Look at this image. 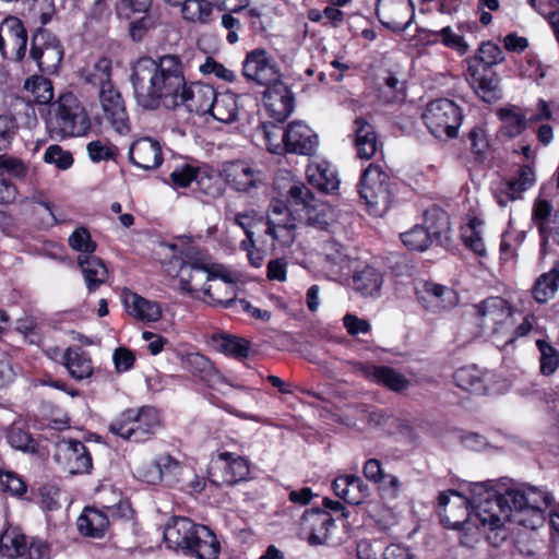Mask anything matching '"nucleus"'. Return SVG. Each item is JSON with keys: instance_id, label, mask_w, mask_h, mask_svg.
Wrapping results in <instances>:
<instances>
[{"instance_id": "f257e3e1", "label": "nucleus", "mask_w": 559, "mask_h": 559, "mask_svg": "<svg viewBox=\"0 0 559 559\" xmlns=\"http://www.w3.org/2000/svg\"><path fill=\"white\" fill-rule=\"evenodd\" d=\"M130 81L141 108L177 110L186 86V67L178 55L141 57L132 66Z\"/></svg>"}, {"instance_id": "f03ea898", "label": "nucleus", "mask_w": 559, "mask_h": 559, "mask_svg": "<svg viewBox=\"0 0 559 559\" xmlns=\"http://www.w3.org/2000/svg\"><path fill=\"white\" fill-rule=\"evenodd\" d=\"M456 498L461 499L466 510L472 508L475 519L490 531L502 527L512 514V507L498 485L460 481L456 483Z\"/></svg>"}, {"instance_id": "7ed1b4c3", "label": "nucleus", "mask_w": 559, "mask_h": 559, "mask_svg": "<svg viewBox=\"0 0 559 559\" xmlns=\"http://www.w3.org/2000/svg\"><path fill=\"white\" fill-rule=\"evenodd\" d=\"M164 539L169 548L198 559H217L221 550L216 535L207 526L188 518H173L165 527Z\"/></svg>"}, {"instance_id": "20e7f679", "label": "nucleus", "mask_w": 559, "mask_h": 559, "mask_svg": "<svg viewBox=\"0 0 559 559\" xmlns=\"http://www.w3.org/2000/svg\"><path fill=\"white\" fill-rule=\"evenodd\" d=\"M91 127V119L84 106L72 93L61 95L52 105L47 121V128L52 136H83Z\"/></svg>"}, {"instance_id": "39448f33", "label": "nucleus", "mask_w": 559, "mask_h": 559, "mask_svg": "<svg viewBox=\"0 0 559 559\" xmlns=\"http://www.w3.org/2000/svg\"><path fill=\"white\" fill-rule=\"evenodd\" d=\"M179 286L193 298H200L212 276H224L222 265L212 262L211 258L194 248L185 252L179 267Z\"/></svg>"}, {"instance_id": "423d86ee", "label": "nucleus", "mask_w": 559, "mask_h": 559, "mask_svg": "<svg viewBox=\"0 0 559 559\" xmlns=\"http://www.w3.org/2000/svg\"><path fill=\"white\" fill-rule=\"evenodd\" d=\"M160 426L159 413L152 406L127 409L109 424V431L132 442L147 440Z\"/></svg>"}, {"instance_id": "0eeeda50", "label": "nucleus", "mask_w": 559, "mask_h": 559, "mask_svg": "<svg viewBox=\"0 0 559 559\" xmlns=\"http://www.w3.org/2000/svg\"><path fill=\"white\" fill-rule=\"evenodd\" d=\"M358 191L371 215L382 216L386 213L392 202V192L389 176L379 165L370 164L362 171Z\"/></svg>"}, {"instance_id": "6e6552de", "label": "nucleus", "mask_w": 559, "mask_h": 559, "mask_svg": "<svg viewBox=\"0 0 559 559\" xmlns=\"http://www.w3.org/2000/svg\"><path fill=\"white\" fill-rule=\"evenodd\" d=\"M221 176L230 189L247 195H253L267 187L266 173L248 159L225 162Z\"/></svg>"}, {"instance_id": "1a4fd4ad", "label": "nucleus", "mask_w": 559, "mask_h": 559, "mask_svg": "<svg viewBox=\"0 0 559 559\" xmlns=\"http://www.w3.org/2000/svg\"><path fill=\"white\" fill-rule=\"evenodd\" d=\"M502 489L512 507V511L531 512L533 514L530 523L519 520V523L531 528L537 527L543 522L544 510L552 503V497L536 487L518 486Z\"/></svg>"}, {"instance_id": "9d476101", "label": "nucleus", "mask_w": 559, "mask_h": 559, "mask_svg": "<svg viewBox=\"0 0 559 559\" xmlns=\"http://www.w3.org/2000/svg\"><path fill=\"white\" fill-rule=\"evenodd\" d=\"M475 324L481 333L493 335L504 333L513 312L511 305L500 296H491L473 306Z\"/></svg>"}, {"instance_id": "9b49d317", "label": "nucleus", "mask_w": 559, "mask_h": 559, "mask_svg": "<svg viewBox=\"0 0 559 559\" xmlns=\"http://www.w3.org/2000/svg\"><path fill=\"white\" fill-rule=\"evenodd\" d=\"M288 200L300 206L307 223L319 229H325L334 221V212L329 203L317 199L304 183H294L288 190Z\"/></svg>"}, {"instance_id": "f8f14e48", "label": "nucleus", "mask_w": 559, "mask_h": 559, "mask_svg": "<svg viewBox=\"0 0 559 559\" xmlns=\"http://www.w3.org/2000/svg\"><path fill=\"white\" fill-rule=\"evenodd\" d=\"M60 40L45 29H37L32 37L29 57L43 74H56L63 59Z\"/></svg>"}, {"instance_id": "ddd939ff", "label": "nucleus", "mask_w": 559, "mask_h": 559, "mask_svg": "<svg viewBox=\"0 0 559 559\" xmlns=\"http://www.w3.org/2000/svg\"><path fill=\"white\" fill-rule=\"evenodd\" d=\"M242 75L248 82L264 87L281 80V71L275 58L264 48H255L246 53L242 61Z\"/></svg>"}, {"instance_id": "4468645a", "label": "nucleus", "mask_w": 559, "mask_h": 559, "mask_svg": "<svg viewBox=\"0 0 559 559\" xmlns=\"http://www.w3.org/2000/svg\"><path fill=\"white\" fill-rule=\"evenodd\" d=\"M465 78L471 87L486 103H495L502 98V90L497 73L491 69L480 68L477 59H466Z\"/></svg>"}, {"instance_id": "2eb2a0df", "label": "nucleus", "mask_w": 559, "mask_h": 559, "mask_svg": "<svg viewBox=\"0 0 559 559\" xmlns=\"http://www.w3.org/2000/svg\"><path fill=\"white\" fill-rule=\"evenodd\" d=\"M423 120L435 138H454V102L448 98L430 102L423 114Z\"/></svg>"}, {"instance_id": "dca6fc26", "label": "nucleus", "mask_w": 559, "mask_h": 559, "mask_svg": "<svg viewBox=\"0 0 559 559\" xmlns=\"http://www.w3.org/2000/svg\"><path fill=\"white\" fill-rule=\"evenodd\" d=\"M376 13L384 27L401 33L414 19V4L411 0H378Z\"/></svg>"}, {"instance_id": "f3484780", "label": "nucleus", "mask_w": 559, "mask_h": 559, "mask_svg": "<svg viewBox=\"0 0 559 559\" xmlns=\"http://www.w3.org/2000/svg\"><path fill=\"white\" fill-rule=\"evenodd\" d=\"M26 45L27 33L22 22L14 16L7 17L0 28V52L3 58L23 60Z\"/></svg>"}, {"instance_id": "a211bd4d", "label": "nucleus", "mask_w": 559, "mask_h": 559, "mask_svg": "<svg viewBox=\"0 0 559 559\" xmlns=\"http://www.w3.org/2000/svg\"><path fill=\"white\" fill-rule=\"evenodd\" d=\"M98 98L105 120H107L119 134L128 133L130 131L129 117L118 88L114 85L109 88L102 90L98 93Z\"/></svg>"}, {"instance_id": "6ab92c4d", "label": "nucleus", "mask_w": 559, "mask_h": 559, "mask_svg": "<svg viewBox=\"0 0 559 559\" xmlns=\"http://www.w3.org/2000/svg\"><path fill=\"white\" fill-rule=\"evenodd\" d=\"M263 100L269 116L278 122L286 120L295 108L294 96L281 80L265 87Z\"/></svg>"}, {"instance_id": "aec40b11", "label": "nucleus", "mask_w": 559, "mask_h": 559, "mask_svg": "<svg viewBox=\"0 0 559 559\" xmlns=\"http://www.w3.org/2000/svg\"><path fill=\"white\" fill-rule=\"evenodd\" d=\"M283 143L288 153L310 155L318 146V136L308 124L297 120L283 133Z\"/></svg>"}, {"instance_id": "412c9836", "label": "nucleus", "mask_w": 559, "mask_h": 559, "mask_svg": "<svg viewBox=\"0 0 559 559\" xmlns=\"http://www.w3.org/2000/svg\"><path fill=\"white\" fill-rule=\"evenodd\" d=\"M224 276H212L203 292L202 300L212 307L234 308L236 301L235 284L230 273L222 266Z\"/></svg>"}, {"instance_id": "4be33fe9", "label": "nucleus", "mask_w": 559, "mask_h": 559, "mask_svg": "<svg viewBox=\"0 0 559 559\" xmlns=\"http://www.w3.org/2000/svg\"><path fill=\"white\" fill-rule=\"evenodd\" d=\"M216 91L212 85L186 81L182 88L181 100L178 102V109L185 108L190 112L207 114L215 97Z\"/></svg>"}, {"instance_id": "5701e85b", "label": "nucleus", "mask_w": 559, "mask_h": 559, "mask_svg": "<svg viewBox=\"0 0 559 559\" xmlns=\"http://www.w3.org/2000/svg\"><path fill=\"white\" fill-rule=\"evenodd\" d=\"M333 525L334 520L332 515L328 511L320 509L306 511L300 522L301 533L310 545L324 544Z\"/></svg>"}, {"instance_id": "b1692460", "label": "nucleus", "mask_w": 559, "mask_h": 559, "mask_svg": "<svg viewBox=\"0 0 559 559\" xmlns=\"http://www.w3.org/2000/svg\"><path fill=\"white\" fill-rule=\"evenodd\" d=\"M354 370L367 380L395 392L404 391L409 386V381L402 373L388 366L356 362Z\"/></svg>"}, {"instance_id": "393cba45", "label": "nucleus", "mask_w": 559, "mask_h": 559, "mask_svg": "<svg viewBox=\"0 0 559 559\" xmlns=\"http://www.w3.org/2000/svg\"><path fill=\"white\" fill-rule=\"evenodd\" d=\"M58 456L70 474H83L92 467V457L85 444L79 440L62 439L58 443Z\"/></svg>"}, {"instance_id": "a878e982", "label": "nucleus", "mask_w": 559, "mask_h": 559, "mask_svg": "<svg viewBox=\"0 0 559 559\" xmlns=\"http://www.w3.org/2000/svg\"><path fill=\"white\" fill-rule=\"evenodd\" d=\"M129 158L139 168L155 169L164 159L162 145L153 138H141L132 143Z\"/></svg>"}, {"instance_id": "bb28decb", "label": "nucleus", "mask_w": 559, "mask_h": 559, "mask_svg": "<svg viewBox=\"0 0 559 559\" xmlns=\"http://www.w3.org/2000/svg\"><path fill=\"white\" fill-rule=\"evenodd\" d=\"M181 367L211 388L217 389L225 382L212 361L200 353H189L180 358Z\"/></svg>"}, {"instance_id": "cd10ccee", "label": "nucleus", "mask_w": 559, "mask_h": 559, "mask_svg": "<svg viewBox=\"0 0 559 559\" xmlns=\"http://www.w3.org/2000/svg\"><path fill=\"white\" fill-rule=\"evenodd\" d=\"M332 489L338 498L353 506L361 504L370 496L369 486L354 474L337 476L332 483Z\"/></svg>"}, {"instance_id": "c85d7f7f", "label": "nucleus", "mask_w": 559, "mask_h": 559, "mask_svg": "<svg viewBox=\"0 0 559 559\" xmlns=\"http://www.w3.org/2000/svg\"><path fill=\"white\" fill-rule=\"evenodd\" d=\"M123 304L128 312L143 322H156L162 318V307L158 302L145 299L131 292H123Z\"/></svg>"}, {"instance_id": "c756f323", "label": "nucleus", "mask_w": 559, "mask_h": 559, "mask_svg": "<svg viewBox=\"0 0 559 559\" xmlns=\"http://www.w3.org/2000/svg\"><path fill=\"white\" fill-rule=\"evenodd\" d=\"M383 285V275L373 266H365L353 274V288L361 297L377 298Z\"/></svg>"}, {"instance_id": "7c9ffc66", "label": "nucleus", "mask_w": 559, "mask_h": 559, "mask_svg": "<svg viewBox=\"0 0 559 559\" xmlns=\"http://www.w3.org/2000/svg\"><path fill=\"white\" fill-rule=\"evenodd\" d=\"M427 229L440 245L449 248L452 243L450 215L439 206H432L425 212Z\"/></svg>"}, {"instance_id": "2f4dec72", "label": "nucleus", "mask_w": 559, "mask_h": 559, "mask_svg": "<svg viewBox=\"0 0 559 559\" xmlns=\"http://www.w3.org/2000/svg\"><path fill=\"white\" fill-rule=\"evenodd\" d=\"M354 134L357 156L361 159H370L378 150L374 128L364 118H357L354 121Z\"/></svg>"}, {"instance_id": "473e14b6", "label": "nucleus", "mask_w": 559, "mask_h": 559, "mask_svg": "<svg viewBox=\"0 0 559 559\" xmlns=\"http://www.w3.org/2000/svg\"><path fill=\"white\" fill-rule=\"evenodd\" d=\"M449 292V287L431 281H420L415 287L418 301L432 312H438L443 308L444 296Z\"/></svg>"}, {"instance_id": "72a5a7b5", "label": "nucleus", "mask_w": 559, "mask_h": 559, "mask_svg": "<svg viewBox=\"0 0 559 559\" xmlns=\"http://www.w3.org/2000/svg\"><path fill=\"white\" fill-rule=\"evenodd\" d=\"M108 525L107 515L94 508H85L76 521L79 532L84 536L94 538L102 537Z\"/></svg>"}, {"instance_id": "f704fd0d", "label": "nucleus", "mask_w": 559, "mask_h": 559, "mask_svg": "<svg viewBox=\"0 0 559 559\" xmlns=\"http://www.w3.org/2000/svg\"><path fill=\"white\" fill-rule=\"evenodd\" d=\"M63 365L72 378L83 380L92 376L93 366L88 354L80 347H69L62 355Z\"/></svg>"}, {"instance_id": "c9c22d12", "label": "nucleus", "mask_w": 559, "mask_h": 559, "mask_svg": "<svg viewBox=\"0 0 559 559\" xmlns=\"http://www.w3.org/2000/svg\"><path fill=\"white\" fill-rule=\"evenodd\" d=\"M218 463L223 468V481L228 485L237 484L246 479L249 474V465L246 459L231 452H221Z\"/></svg>"}, {"instance_id": "e433bc0d", "label": "nucleus", "mask_w": 559, "mask_h": 559, "mask_svg": "<svg viewBox=\"0 0 559 559\" xmlns=\"http://www.w3.org/2000/svg\"><path fill=\"white\" fill-rule=\"evenodd\" d=\"M79 265L88 292H95L108 278L106 265L95 255L79 257Z\"/></svg>"}, {"instance_id": "4c0bfd02", "label": "nucleus", "mask_w": 559, "mask_h": 559, "mask_svg": "<svg viewBox=\"0 0 559 559\" xmlns=\"http://www.w3.org/2000/svg\"><path fill=\"white\" fill-rule=\"evenodd\" d=\"M211 105L209 112L219 122L230 123L238 117V96L231 92L216 93Z\"/></svg>"}, {"instance_id": "58836bf2", "label": "nucleus", "mask_w": 559, "mask_h": 559, "mask_svg": "<svg viewBox=\"0 0 559 559\" xmlns=\"http://www.w3.org/2000/svg\"><path fill=\"white\" fill-rule=\"evenodd\" d=\"M267 228L265 233L270 235L274 241H277L282 246H289L295 240V218L292 214L281 215H267Z\"/></svg>"}, {"instance_id": "ea45409f", "label": "nucleus", "mask_w": 559, "mask_h": 559, "mask_svg": "<svg viewBox=\"0 0 559 559\" xmlns=\"http://www.w3.org/2000/svg\"><path fill=\"white\" fill-rule=\"evenodd\" d=\"M307 177L311 185L324 192H333L340 186L335 169L324 162L308 166Z\"/></svg>"}, {"instance_id": "a19ab883", "label": "nucleus", "mask_w": 559, "mask_h": 559, "mask_svg": "<svg viewBox=\"0 0 559 559\" xmlns=\"http://www.w3.org/2000/svg\"><path fill=\"white\" fill-rule=\"evenodd\" d=\"M496 115L501 121L499 133L504 138H516L526 128L527 119L516 107L498 108Z\"/></svg>"}, {"instance_id": "79ce46f5", "label": "nucleus", "mask_w": 559, "mask_h": 559, "mask_svg": "<svg viewBox=\"0 0 559 559\" xmlns=\"http://www.w3.org/2000/svg\"><path fill=\"white\" fill-rule=\"evenodd\" d=\"M321 255L325 262V267L334 274L349 267L350 259L345 248L333 239L325 240L322 243Z\"/></svg>"}, {"instance_id": "37998d69", "label": "nucleus", "mask_w": 559, "mask_h": 559, "mask_svg": "<svg viewBox=\"0 0 559 559\" xmlns=\"http://www.w3.org/2000/svg\"><path fill=\"white\" fill-rule=\"evenodd\" d=\"M27 538L16 528H9L0 536V555L9 559L24 558Z\"/></svg>"}, {"instance_id": "c03bdc74", "label": "nucleus", "mask_w": 559, "mask_h": 559, "mask_svg": "<svg viewBox=\"0 0 559 559\" xmlns=\"http://www.w3.org/2000/svg\"><path fill=\"white\" fill-rule=\"evenodd\" d=\"M559 288V267H552L550 271L539 275L533 287V298L538 304H546L554 298Z\"/></svg>"}, {"instance_id": "a18cd8bd", "label": "nucleus", "mask_w": 559, "mask_h": 559, "mask_svg": "<svg viewBox=\"0 0 559 559\" xmlns=\"http://www.w3.org/2000/svg\"><path fill=\"white\" fill-rule=\"evenodd\" d=\"M483 221L473 217L466 225L461 226V240L466 249L483 258L487 250L481 236Z\"/></svg>"}, {"instance_id": "49530a36", "label": "nucleus", "mask_w": 559, "mask_h": 559, "mask_svg": "<svg viewBox=\"0 0 559 559\" xmlns=\"http://www.w3.org/2000/svg\"><path fill=\"white\" fill-rule=\"evenodd\" d=\"M111 60L107 58H100L93 64L91 69L86 70L85 81L93 86L98 87L99 91L109 88L110 86L115 85L111 80Z\"/></svg>"}, {"instance_id": "de8ad7c7", "label": "nucleus", "mask_w": 559, "mask_h": 559, "mask_svg": "<svg viewBox=\"0 0 559 559\" xmlns=\"http://www.w3.org/2000/svg\"><path fill=\"white\" fill-rule=\"evenodd\" d=\"M181 13L189 22L206 24L212 17L213 4L210 0H185Z\"/></svg>"}, {"instance_id": "09e8293b", "label": "nucleus", "mask_w": 559, "mask_h": 559, "mask_svg": "<svg viewBox=\"0 0 559 559\" xmlns=\"http://www.w3.org/2000/svg\"><path fill=\"white\" fill-rule=\"evenodd\" d=\"M483 528L485 527L480 521L476 520L473 513H467V518L460 525L456 524L460 544L467 548H474L481 539Z\"/></svg>"}, {"instance_id": "8fccbe9b", "label": "nucleus", "mask_w": 559, "mask_h": 559, "mask_svg": "<svg viewBox=\"0 0 559 559\" xmlns=\"http://www.w3.org/2000/svg\"><path fill=\"white\" fill-rule=\"evenodd\" d=\"M456 385L464 391L483 393L485 390L483 372L473 365L456 370Z\"/></svg>"}, {"instance_id": "3c124183", "label": "nucleus", "mask_w": 559, "mask_h": 559, "mask_svg": "<svg viewBox=\"0 0 559 559\" xmlns=\"http://www.w3.org/2000/svg\"><path fill=\"white\" fill-rule=\"evenodd\" d=\"M24 88L32 94L37 104L47 105L53 98L52 83L44 75H32L25 81Z\"/></svg>"}, {"instance_id": "603ef678", "label": "nucleus", "mask_w": 559, "mask_h": 559, "mask_svg": "<svg viewBox=\"0 0 559 559\" xmlns=\"http://www.w3.org/2000/svg\"><path fill=\"white\" fill-rule=\"evenodd\" d=\"M552 212V205L545 199H537L532 210V221L537 226L540 236L542 247L545 248L548 242L549 228L547 222Z\"/></svg>"}, {"instance_id": "864d4df0", "label": "nucleus", "mask_w": 559, "mask_h": 559, "mask_svg": "<svg viewBox=\"0 0 559 559\" xmlns=\"http://www.w3.org/2000/svg\"><path fill=\"white\" fill-rule=\"evenodd\" d=\"M535 182V173L532 166L524 165L520 167L518 177L510 180L507 185V194L510 200H518L522 193L530 189Z\"/></svg>"}, {"instance_id": "5fc2aeb1", "label": "nucleus", "mask_w": 559, "mask_h": 559, "mask_svg": "<svg viewBox=\"0 0 559 559\" xmlns=\"http://www.w3.org/2000/svg\"><path fill=\"white\" fill-rule=\"evenodd\" d=\"M536 346L540 353L539 370L544 376L552 374L559 367L558 350L544 340H537Z\"/></svg>"}, {"instance_id": "6e6d98bb", "label": "nucleus", "mask_w": 559, "mask_h": 559, "mask_svg": "<svg viewBox=\"0 0 559 559\" xmlns=\"http://www.w3.org/2000/svg\"><path fill=\"white\" fill-rule=\"evenodd\" d=\"M432 235L427 227L415 226L411 230L401 234L403 243L409 249L415 251H425L431 243Z\"/></svg>"}, {"instance_id": "4d7b16f0", "label": "nucleus", "mask_w": 559, "mask_h": 559, "mask_svg": "<svg viewBox=\"0 0 559 559\" xmlns=\"http://www.w3.org/2000/svg\"><path fill=\"white\" fill-rule=\"evenodd\" d=\"M217 348L219 352L230 355L235 358L242 359L249 354V342L230 335H223L217 340Z\"/></svg>"}, {"instance_id": "13d9d810", "label": "nucleus", "mask_w": 559, "mask_h": 559, "mask_svg": "<svg viewBox=\"0 0 559 559\" xmlns=\"http://www.w3.org/2000/svg\"><path fill=\"white\" fill-rule=\"evenodd\" d=\"M236 13L242 16L254 34H264L272 27L271 16L258 8H246Z\"/></svg>"}, {"instance_id": "bf43d9fd", "label": "nucleus", "mask_w": 559, "mask_h": 559, "mask_svg": "<svg viewBox=\"0 0 559 559\" xmlns=\"http://www.w3.org/2000/svg\"><path fill=\"white\" fill-rule=\"evenodd\" d=\"M157 464L160 469V481L175 484L179 481L182 472L181 463L168 453L157 455Z\"/></svg>"}, {"instance_id": "052dcab7", "label": "nucleus", "mask_w": 559, "mask_h": 559, "mask_svg": "<svg viewBox=\"0 0 559 559\" xmlns=\"http://www.w3.org/2000/svg\"><path fill=\"white\" fill-rule=\"evenodd\" d=\"M472 59H477L480 68L491 69L492 66L501 63L504 60V53L499 45L492 41H486L480 45L477 55Z\"/></svg>"}, {"instance_id": "680f3d73", "label": "nucleus", "mask_w": 559, "mask_h": 559, "mask_svg": "<svg viewBox=\"0 0 559 559\" xmlns=\"http://www.w3.org/2000/svg\"><path fill=\"white\" fill-rule=\"evenodd\" d=\"M225 216L227 219L233 221L237 226L243 229L247 237H253L252 227L259 221L257 211L247 210L243 212H236L230 205L225 210Z\"/></svg>"}, {"instance_id": "e2e57ef3", "label": "nucleus", "mask_w": 559, "mask_h": 559, "mask_svg": "<svg viewBox=\"0 0 559 559\" xmlns=\"http://www.w3.org/2000/svg\"><path fill=\"white\" fill-rule=\"evenodd\" d=\"M47 164L55 165L60 170H67L73 165V156L70 151L63 150L60 145H49L44 154Z\"/></svg>"}, {"instance_id": "0e129e2a", "label": "nucleus", "mask_w": 559, "mask_h": 559, "mask_svg": "<svg viewBox=\"0 0 559 559\" xmlns=\"http://www.w3.org/2000/svg\"><path fill=\"white\" fill-rule=\"evenodd\" d=\"M198 171V166L189 163L178 164L170 173V183L174 188H187L194 181Z\"/></svg>"}, {"instance_id": "69168bd1", "label": "nucleus", "mask_w": 559, "mask_h": 559, "mask_svg": "<svg viewBox=\"0 0 559 559\" xmlns=\"http://www.w3.org/2000/svg\"><path fill=\"white\" fill-rule=\"evenodd\" d=\"M194 182L200 191L210 197H217L221 194V189L217 185V179L214 173L207 167H198Z\"/></svg>"}, {"instance_id": "338daca9", "label": "nucleus", "mask_w": 559, "mask_h": 559, "mask_svg": "<svg viewBox=\"0 0 559 559\" xmlns=\"http://www.w3.org/2000/svg\"><path fill=\"white\" fill-rule=\"evenodd\" d=\"M86 150L90 158L95 163L111 159L117 154V147L107 140L92 141Z\"/></svg>"}, {"instance_id": "774afa93", "label": "nucleus", "mask_w": 559, "mask_h": 559, "mask_svg": "<svg viewBox=\"0 0 559 559\" xmlns=\"http://www.w3.org/2000/svg\"><path fill=\"white\" fill-rule=\"evenodd\" d=\"M69 246L79 252L92 254L96 250V243L91 234L84 227L76 228L69 237Z\"/></svg>"}]
</instances>
